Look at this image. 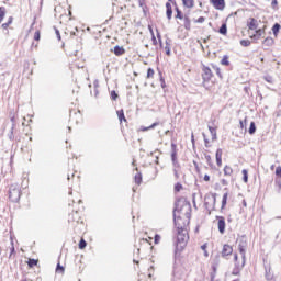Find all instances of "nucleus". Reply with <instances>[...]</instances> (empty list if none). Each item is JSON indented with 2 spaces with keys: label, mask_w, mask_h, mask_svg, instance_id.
Wrapping results in <instances>:
<instances>
[{
  "label": "nucleus",
  "mask_w": 281,
  "mask_h": 281,
  "mask_svg": "<svg viewBox=\"0 0 281 281\" xmlns=\"http://www.w3.org/2000/svg\"><path fill=\"white\" fill-rule=\"evenodd\" d=\"M241 175H243L244 183H248L249 182V173H248L247 169H243Z\"/></svg>",
  "instance_id": "obj_19"
},
{
  "label": "nucleus",
  "mask_w": 281,
  "mask_h": 281,
  "mask_svg": "<svg viewBox=\"0 0 281 281\" xmlns=\"http://www.w3.org/2000/svg\"><path fill=\"white\" fill-rule=\"evenodd\" d=\"M204 158L206 159V164H209V166L212 167V166H213V164H212V156H210V155L206 154V155L204 156Z\"/></svg>",
  "instance_id": "obj_44"
},
{
  "label": "nucleus",
  "mask_w": 281,
  "mask_h": 281,
  "mask_svg": "<svg viewBox=\"0 0 281 281\" xmlns=\"http://www.w3.org/2000/svg\"><path fill=\"white\" fill-rule=\"evenodd\" d=\"M221 65H224L225 67H229V56L224 55L221 60Z\"/></svg>",
  "instance_id": "obj_24"
},
{
  "label": "nucleus",
  "mask_w": 281,
  "mask_h": 281,
  "mask_svg": "<svg viewBox=\"0 0 281 281\" xmlns=\"http://www.w3.org/2000/svg\"><path fill=\"white\" fill-rule=\"evenodd\" d=\"M248 30H258V20L255 18H249L247 21Z\"/></svg>",
  "instance_id": "obj_9"
},
{
  "label": "nucleus",
  "mask_w": 281,
  "mask_h": 281,
  "mask_svg": "<svg viewBox=\"0 0 281 281\" xmlns=\"http://www.w3.org/2000/svg\"><path fill=\"white\" fill-rule=\"evenodd\" d=\"M265 278H266V280H268V281L273 280V273H271V268H270V267L266 268Z\"/></svg>",
  "instance_id": "obj_14"
},
{
  "label": "nucleus",
  "mask_w": 281,
  "mask_h": 281,
  "mask_svg": "<svg viewBox=\"0 0 281 281\" xmlns=\"http://www.w3.org/2000/svg\"><path fill=\"white\" fill-rule=\"evenodd\" d=\"M233 173H234V169H232V167L226 165L224 167V175H225V177H232Z\"/></svg>",
  "instance_id": "obj_16"
},
{
  "label": "nucleus",
  "mask_w": 281,
  "mask_h": 281,
  "mask_svg": "<svg viewBox=\"0 0 281 281\" xmlns=\"http://www.w3.org/2000/svg\"><path fill=\"white\" fill-rule=\"evenodd\" d=\"M134 181L136 186H142V172H138L134 176Z\"/></svg>",
  "instance_id": "obj_20"
},
{
  "label": "nucleus",
  "mask_w": 281,
  "mask_h": 281,
  "mask_svg": "<svg viewBox=\"0 0 281 281\" xmlns=\"http://www.w3.org/2000/svg\"><path fill=\"white\" fill-rule=\"evenodd\" d=\"M149 30H150V32H151L153 45H157V37H155V33H153V27L149 26Z\"/></svg>",
  "instance_id": "obj_42"
},
{
  "label": "nucleus",
  "mask_w": 281,
  "mask_h": 281,
  "mask_svg": "<svg viewBox=\"0 0 281 281\" xmlns=\"http://www.w3.org/2000/svg\"><path fill=\"white\" fill-rule=\"evenodd\" d=\"M181 190H183V184L181 183H176L175 184V192H181Z\"/></svg>",
  "instance_id": "obj_38"
},
{
  "label": "nucleus",
  "mask_w": 281,
  "mask_h": 281,
  "mask_svg": "<svg viewBox=\"0 0 281 281\" xmlns=\"http://www.w3.org/2000/svg\"><path fill=\"white\" fill-rule=\"evenodd\" d=\"M195 23H205V18L200 16V18L195 21Z\"/></svg>",
  "instance_id": "obj_59"
},
{
  "label": "nucleus",
  "mask_w": 281,
  "mask_h": 281,
  "mask_svg": "<svg viewBox=\"0 0 281 281\" xmlns=\"http://www.w3.org/2000/svg\"><path fill=\"white\" fill-rule=\"evenodd\" d=\"M240 271H243V269H239L238 267L237 268L234 267L232 274L233 276H239Z\"/></svg>",
  "instance_id": "obj_45"
},
{
  "label": "nucleus",
  "mask_w": 281,
  "mask_h": 281,
  "mask_svg": "<svg viewBox=\"0 0 281 281\" xmlns=\"http://www.w3.org/2000/svg\"><path fill=\"white\" fill-rule=\"evenodd\" d=\"M234 252V248L226 244L223 246V249H222V258H226V256H232V254Z\"/></svg>",
  "instance_id": "obj_7"
},
{
  "label": "nucleus",
  "mask_w": 281,
  "mask_h": 281,
  "mask_svg": "<svg viewBox=\"0 0 281 281\" xmlns=\"http://www.w3.org/2000/svg\"><path fill=\"white\" fill-rule=\"evenodd\" d=\"M85 247H87V241L85 239H81L79 241V249H85Z\"/></svg>",
  "instance_id": "obj_46"
},
{
  "label": "nucleus",
  "mask_w": 281,
  "mask_h": 281,
  "mask_svg": "<svg viewBox=\"0 0 281 281\" xmlns=\"http://www.w3.org/2000/svg\"><path fill=\"white\" fill-rule=\"evenodd\" d=\"M216 164L218 167L223 166V149L218 148L215 154Z\"/></svg>",
  "instance_id": "obj_11"
},
{
  "label": "nucleus",
  "mask_w": 281,
  "mask_h": 281,
  "mask_svg": "<svg viewBox=\"0 0 281 281\" xmlns=\"http://www.w3.org/2000/svg\"><path fill=\"white\" fill-rule=\"evenodd\" d=\"M155 76V70L153 68L147 69V78H153Z\"/></svg>",
  "instance_id": "obj_40"
},
{
  "label": "nucleus",
  "mask_w": 281,
  "mask_h": 281,
  "mask_svg": "<svg viewBox=\"0 0 281 281\" xmlns=\"http://www.w3.org/2000/svg\"><path fill=\"white\" fill-rule=\"evenodd\" d=\"M271 8L272 10H278V0H272Z\"/></svg>",
  "instance_id": "obj_51"
},
{
  "label": "nucleus",
  "mask_w": 281,
  "mask_h": 281,
  "mask_svg": "<svg viewBox=\"0 0 281 281\" xmlns=\"http://www.w3.org/2000/svg\"><path fill=\"white\" fill-rule=\"evenodd\" d=\"M280 30H281V25L280 23H274L273 26H272V33L274 36H278V34L280 33Z\"/></svg>",
  "instance_id": "obj_15"
},
{
  "label": "nucleus",
  "mask_w": 281,
  "mask_h": 281,
  "mask_svg": "<svg viewBox=\"0 0 281 281\" xmlns=\"http://www.w3.org/2000/svg\"><path fill=\"white\" fill-rule=\"evenodd\" d=\"M215 71H216V76H218V78H223V74H221V68L220 67H214Z\"/></svg>",
  "instance_id": "obj_52"
},
{
  "label": "nucleus",
  "mask_w": 281,
  "mask_h": 281,
  "mask_svg": "<svg viewBox=\"0 0 281 281\" xmlns=\"http://www.w3.org/2000/svg\"><path fill=\"white\" fill-rule=\"evenodd\" d=\"M204 181H210V176L209 175L204 176Z\"/></svg>",
  "instance_id": "obj_64"
},
{
  "label": "nucleus",
  "mask_w": 281,
  "mask_h": 281,
  "mask_svg": "<svg viewBox=\"0 0 281 281\" xmlns=\"http://www.w3.org/2000/svg\"><path fill=\"white\" fill-rule=\"evenodd\" d=\"M11 254H10V258H12V255L16 254V250L14 249V241H11Z\"/></svg>",
  "instance_id": "obj_54"
},
{
  "label": "nucleus",
  "mask_w": 281,
  "mask_h": 281,
  "mask_svg": "<svg viewBox=\"0 0 281 281\" xmlns=\"http://www.w3.org/2000/svg\"><path fill=\"white\" fill-rule=\"evenodd\" d=\"M239 43L241 47H249V45H251V41L249 40H241Z\"/></svg>",
  "instance_id": "obj_31"
},
{
  "label": "nucleus",
  "mask_w": 281,
  "mask_h": 281,
  "mask_svg": "<svg viewBox=\"0 0 281 281\" xmlns=\"http://www.w3.org/2000/svg\"><path fill=\"white\" fill-rule=\"evenodd\" d=\"M176 12H177L176 19L183 20V12H181V11L179 10V7H176Z\"/></svg>",
  "instance_id": "obj_34"
},
{
  "label": "nucleus",
  "mask_w": 281,
  "mask_h": 281,
  "mask_svg": "<svg viewBox=\"0 0 281 281\" xmlns=\"http://www.w3.org/2000/svg\"><path fill=\"white\" fill-rule=\"evenodd\" d=\"M217 218V227H218V232L220 234H225V217L223 216H216Z\"/></svg>",
  "instance_id": "obj_8"
},
{
  "label": "nucleus",
  "mask_w": 281,
  "mask_h": 281,
  "mask_svg": "<svg viewBox=\"0 0 281 281\" xmlns=\"http://www.w3.org/2000/svg\"><path fill=\"white\" fill-rule=\"evenodd\" d=\"M276 175L281 179V166L277 167Z\"/></svg>",
  "instance_id": "obj_55"
},
{
  "label": "nucleus",
  "mask_w": 281,
  "mask_h": 281,
  "mask_svg": "<svg viewBox=\"0 0 281 281\" xmlns=\"http://www.w3.org/2000/svg\"><path fill=\"white\" fill-rule=\"evenodd\" d=\"M14 128H16V124L13 123L9 134V139H14Z\"/></svg>",
  "instance_id": "obj_33"
},
{
  "label": "nucleus",
  "mask_w": 281,
  "mask_h": 281,
  "mask_svg": "<svg viewBox=\"0 0 281 281\" xmlns=\"http://www.w3.org/2000/svg\"><path fill=\"white\" fill-rule=\"evenodd\" d=\"M201 249H202V251H205V249H207V244L202 245Z\"/></svg>",
  "instance_id": "obj_63"
},
{
  "label": "nucleus",
  "mask_w": 281,
  "mask_h": 281,
  "mask_svg": "<svg viewBox=\"0 0 281 281\" xmlns=\"http://www.w3.org/2000/svg\"><path fill=\"white\" fill-rule=\"evenodd\" d=\"M29 267H36L38 265V260L36 259H30L27 262Z\"/></svg>",
  "instance_id": "obj_35"
},
{
  "label": "nucleus",
  "mask_w": 281,
  "mask_h": 281,
  "mask_svg": "<svg viewBox=\"0 0 281 281\" xmlns=\"http://www.w3.org/2000/svg\"><path fill=\"white\" fill-rule=\"evenodd\" d=\"M159 240H161V236L156 234L155 237H154L155 245H159Z\"/></svg>",
  "instance_id": "obj_48"
},
{
  "label": "nucleus",
  "mask_w": 281,
  "mask_h": 281,
  "mask_svg": "<svg viewBox=\"0 0 281 281\" xmlns=\"http://www.w3.org/2000/svg\"><path fill=\"white\" fill-rule=\"evenodd\" d=\"M5 19V7H0V23Z\"/></svg>",
  "instance_id": "obj_27"
},
{
  "label": "nucleus",
  "mask_w": 281,
  "mask_h": 281,
  "mask_svg": "<svg viewBox=\"0 0 281 281\" xmlns=\"http://www.w3.org/2000/svg\"><path fill=\"white\" fill-rule=\"evenodd\" d=\"M266 82H273V78L271 76L265 77Z\"/></svg>",
  "instance_id": "obj_60"
},
{
  "label": "nucleus",
  "mask_w": 281,
  "mask_h": 281,
  "mask_svg": "<svg viewBox=\"0 0 281 281\" xmlns=\"http://www.w3.org/2000/svg\"><path fill=\"white\" fill-rule=\"evenodd\" d=\"M202 135H203L205 147L210 148V139H207V136L205 135V133H203Z\"/></svg>",
  "instance_id": "obj_43"
},
{
  "label": "nucleus",
  "mask_w": 281,
  "mask_h": 281,
  "mask_svg": "<svg viewBox=\"0 0 281 281\" xmlns=\"http://www.w3.org/2000/svg\"><path fill=\"white\" fill-rule=\"evenodd\" d=\"M9 199L12 203H19L21 201V186L11 184L9 188Z\"/></svg>",
  "instance_id": "obj_3"
},
{
  "label": "nucleus",
  "mask_w": 281,
  "mask_h": 281,
  "mask_svg": "<svg viewBox=\"0 0 281 281\" xmlns=\"http://www.w3.org/2000/svg\"><path fill=\"white\" fill-rule=\"evenodd\" d=\"M116 114H117L120 122H126V116L124 115V110H119L116 112Z\"/></svg>",
  "instance_id": "obj_18"
},
{
  "label": "nucleus",
  "mask_w": 281,
  "mask_h": 281,
  "mask_svg": "<svg viewBox=\"0 0 281 281\" xmlns=\"http://www.w3.org/2000/svg\"><path fill=\"white\" fill-rule=\"evenodd\" d=\"M212 78H214V72H212V69L202 64L203 85H205V82H210V80H212Z\"/></svg>",
  "instance_id": "obj_4"
},
{
  "label": "nucleus",
  "mask_w": 281,
  "mask_h": 281,
  "mask_svg": "<svg viewBox=\"0 0 281 281\" xmlns=\"http://www.w3.org/2000/svg\"><path fill=\"white\" fill-rule=\"evenodd\" d=\"M125 53H126V50L124 49V47L119 46V45H116V46L114 47V54H115V56H124Z\"/></svg>",
  "instance_id": "obj_13"
},
{
  "label": "nucleus",
  "mask_w": 281,
  "mask_h": 281,
  "mask_svg": "<svg viewBox=\"0 0 281 281\" xmlns=\"http://www.w3.org/2000/svg\"><path fill=\"white\" fill-rule=\"evenodd\" d=\"M221 183H222V186H229V182H227V180H225V179H222Z\"/></svg>",
  "instance_id": "obj_61"
},
{
  "label": "nucleus",
  "mask_w": 281,
  "mask_h": 281,
  "mask_svg": "<svg viewBox=\"0 0 281 281\" xmlns=\"http://www.w3.org/2000/svg\"><path fill=\"white\" fill-rule=\"evenodd\" d=\"M176 218H180V225L186 223V229H188V225H190V218L192 216V204L186 198H179L175 203L173 209V223Z\"/></svg>",
  "instance_id": "obj_1"
},
{
  "label": "nucleus",
  "mask_w": 281,
  "mask_h": 281,
  "mask_svg": "<svg viewBox=\"0 0 281 281\" xmlns=\"http://www.w3.org/2000/svg\"><path fill=\"white\" fill-rule=\"evenodd\" d=\"M165 52L167 56H171L172 53L170 50V40H166Z\"/></svg>",
  "instance_id": "obj_22"
},
{
  "label": "nucleus",
  "mask_w": 281,
  "mask_h": 281,
  "mask_svg": "<svg viewBox=\"0 0 281 281\" xmlns=\"http://www.w3.org/2000/svg\"><path fill=\"white\" fill-rule=\"evenodd\" d=\"M119 95L117 92H115V90L111 91V100H117Z\"/></svg>",
  "instance_id": "obj_49"
},
{
  "label": "nucleus",
  "mask_w": 281,
  "mask_h": 281,
  "mask_svg": "<svg viewBox=\"0 0 281 281\" xmlns=\"http://www.w3.org/2000/svg\"><path fill=\"white\" fill-rule=\"evenodd\" d=\"M179 170H181V169H173V175H175V178L176 179H179Z\"/></svg>",
  "instance_id": "obj_58"
},
{
  "label": "nucleus",
  "mask_w": 281,
  "mask_h": 281,
  "mask_svg": "<svg viewBox=\"0 0 281 281\" xmlns=\"http://www.w3.org/2000/svg\"><path fill=\"white\" fill-rule=\"evenodd\" d=\"M239 124L241 128H245V126H247V119H245L244 121H240Z\"/></svg>",
  "instance_id": "obj_57"
},
{
  "label": "nucleus",
  "mask_w": 281,
  "mask_h": 281,
  "mask_svg": "<svg viewBox=\"0 0 281 281\" xmlns=\"http://www.w3.org/2000/svg\"><path fill=\"white\" fill-rule=\"evenodd\" d=\"M171 161L173 169L181 170V164H179V160L177 159V144H171Z\"/></svg>",
  "instance_id": "obj_5"
},
{
  "label": "nucleus",
  "mask_w": 281,
  "mask_h": 281,
  "mask_svg": "<svg viewBox=\"0 0 281 281\" xmlns=\"http://www.w3.org/2000/svg\"><path fill=\"white\" fill-rule=\"evenodd\" d=\"M160 76V86L162 89H166V79H164V76L161 75V72H159Z\"/></svg>",
  "instance_id": "obj_39"
},
{
  "label": "nucleus",
  "mask_w": 281,
  "mask_h": 281,
  "mask_svg": "<svg viewBox=\"0 0 281 281\" xmlns=\"http://www.w3.org/2000/svg\"><path fill=\"white\" fill-rule=\"evenodd\" d=\"M193 166H194L196 172H201V168H199V162L193 160Z\"/></svg>",
  "instance_id": "obj_56"
},
{
  "label": "nucleus",
  "mask_w": 281,
  "mask_h": 281,
  "mask_svg": "<svg viewBox=\"0 0 281 281\" xmlns=\"http://www.w3.org/2000/svg\"><path fill=\"white\" fill-rule=\"evenodd\" d=\"M249 135H254L256 133V123L251 122L249 130H248Z\"/></svg>",
  "instance_id": "obj_26"
},
{
  "label": "nucleus",
  "mask_w": 281,
  "mask_h": 281,
  "mask_svg": "<svg viewBox=\"0 0 281 281\" xmlns=\"http://www.w3.org/2000/svg\"><path fill=\"white\" fill-rule=\"evenodd\" d=\"M166 10H172V4H170V2L166 3Z\"/></svg>",
  "instance_id": "obj_62"
},
{
  "label": "nucleus",
  "mask_w": 281,
  "mask_h": 281,
  "mask_svg": "<svg viewBox=\"0 0 281 281\" xmlns=\"http://www.w3.org/2000/svg\"><path fill=\"white\" fill-rule=\"evenodd\" d=\"M166 14H167L168 21H170L172 19V9H167Z\"/></svg>",
  "instance_id": "obj_47"
},
{
  "label": "nucleus",
  "mask_w": 281,
  "mask_h": 281,
  "mask_svg": "<svg viewBox=\"0 0 281 281\" xmlns=\"http://www.w3.org/2000/svg\"><path fill=\"white\" fill-rule=\"evenodd\" d=\"M156 126H159V122H155V123H153L150 126H148V127H140V131H150V130H153V128H155Z\"/></svg>",
  "instance_id": "obj_28"
},
{
  "label": "nucleus",
  "mask_w": 281,
  "mask_h": 281,
  "mask_svg": "<svg viewBox=\"0 0 281 281\" xmlns=\"http://www.w3.org/2000/svg\"><path fill=\"white\" fill-rule=\"evenodd\" d=\"M10 25H12V16L9 18L8 22L2 24V29L8 30V27H10Z\"/></svg>",
  "instance_id": "obj_32"
},
{
  "label": "nucleus",
  "mask_w": 281,
  "mask_h": 281,
  "mask_svg": "<svg viewBox=\"0 0 281 281\" xmlns=\"http://www.w3.org/2000/svg\"><path fill=\"white\" fill-rule=\"evenodd\" d=\"M186 8H194V0H182Z\"/></svg>",
  "instance_id": "obj_23"
},
{
  "label": "nucleus",
  "mask_w": 281,
  "mask_h": 281,
  "mask_svg": "<svg viewBox=\"0 0 281 281\" xmlns=\"http://www.w3.org/2000/svg\"><path fill=\"white\" fill-rule=\"evenodd\" d=\"M227 196H228V194L224 193L223 199H222V210H223V207H225V205H227Z\"/></svg>",
  "instance_id": "obj_36"
},
{
  "label": "nucleus",
  "mask_w": 281,
  "mask_h": 281,
  "mask_svg": "<svg viewBox=\"0 0 281 281\" xmlns=\"http://www.w3.org/2000/svg\"><path fill=\"white\" fill-rule=\"evenodd\" d=\"M56 272L57 273H65V267L60 266V263H57Z\"/></svg>",
  "instance_id": "obj_37"
},
{
  "label": "nucleus",
  "mask_w": 281,
  "mask_h": 281,
  "mask_svg": "<svg viewBox=\"0 0 281 281\" xmlns=\"http://www.w3.org/2000/svg\"><path fill=\"white\" fill-rule=\"evenodd\" d=\"M175 216V226L178 229L177 233V243L176 249H183L186 245H188V240H190V236H188V228H186V223L181 224V217Z\"/></svg>",
  "instance_id": "obj_2"
},
{
  "label": "nucleus",
  "mask_w": 281,
  "mask_h": 281,
  "mask_svg": "<svg viewBox=\"0 0 281 281\" xmlns=\"http://www.w3.org/2000/svg\"><path fill=\"white\" fill-rule=\"evenodd\" d=\"M34 41H41V31L34 33Z\"/></svg>",
  "instance_id": "obj_50"
},
{
  "label": "nucleus",
  "mask_w": 281,
  "mask_h": 281,
  "mask_svg": "<svg viewBox=\"0 0 281 281\" xmlns=\"http://www.w3.org/2000/svg\"><path fill=\"white\" fill-rule=\"evenodd\" d=\"M274 41L272 37H267L265 41H263V45H267V47H271V45H273Z\"/></svg>",
  "instance_id": "obj_25"
},
{
  "label": "nucleus",
  "mask_w": 281,
  "mask_h": 281,
  "mask_svg": "<svg viewBox=\"0 0 281 281\" xmlns=\"http://www.w3.org/2000/svg\"><path fill=\"white\" fill-rule=\"evenodd\" d=\"M262 34H265V29H257L256 34L250 36V38H252L254 41H260V38H262Z\"/></svg>",
  "instance_id": "obj_12"
},
{
  "label": "nucleus",
  "mask_w": 281,
  "mask_h": 281,
  "mask_svg": "<svg viewBox=\"0 0 281 281\" xmlns=\"http://www.w3.org/2000/svg\"><path fill=\"white\" fill-rule=\"evenodd\" d=\"M215 10H225V0H212Z\"/></svg>",
  "instance_id": "obj_10"
},
{
  "label": "nucleus",
  "mask_w": 281,
  "mask_h": 281,
  "mask_svg": "<svg viewBox=\"0 0 281 281\" xmlns=\"http://www.w3.org/2000/svg\"><path fill=\"white\" fill-rule=\"evenodd\" d=\"M209 131L211 133L212 136V142L216 140V127L209 125Z\"/></svg>",
  "instance_id": "obj_17"
},
{
  "label": "nucleus",
  "mask_w": 281,
  "mask_h": 281,
  "mask_svg": "<svg viewBox=\"0 0 281 281\" xmlns=\"http://www.w3.org/2000/svg\"><path fill=\"white\" fill-rule=\"evenodd\" d=\"M237 267H238L239 269H243V268L245 267V259H243L241 265L238 263V262H235V268L237 269Z\"/></svg>",
  "instance_id": "obj_53"
},
{
  "label": "nucleus",
  "mask_w": 281,
  "mask_h": 281,
  "mask_svg": "<svg viewBox=\"0 0 281 281\" xmlns=\"http://www.w3.org/2000/svg\"><path fill=\"white\" fill-rule=\"evenodd\" d=\"M238 250H239V254H240L243 260H245V258H246L245 254L247 252V239L239 240Z\"/></svg>",
  "instance_id": "obj_6"
},
{
  "label": "nucleus",
  "mask_w": 281,
  "mask_h": 281,
  "mask_svg": "<svg viewBox=\"0 0 281 281\" xmlns=\"http://www.w3.org/2000/svg\"><path fill=\"white\" fill-rule=\"evenodd\" d=\"M205 201H212L214 207L216 205V193H213L211 198H205Z\"/></svg>",
  "instance_id": "obj_30"
},
{
  "label": "nucleus",
  "mask_w": 281,
  "mask_h": 281,
  "mask_svg": "<svg viewBox=\"0 0 281 281\" xmlns=\"http://www.w3.org/2000/svg\"><path fill=\"white\" fill-rule=\"evenodd\" d=\"M191 22L189 16H184V30H190Z\"/></svg>",
  "instance_id": "obj_29"
},
{
  "label": "nucleus",
  "mask_w": 281,
  "mask_h": 281,
  "mask_svg": "<svg viewBox=\"0 0 281 281\" xmlns=\"http://www.w3.org/2000/svg\"><path fill=\"white\" fill-rule=\"evenodd\" d=\"M138 5L139 8H142L143 12H146V3L144 2V0H138Z\"/></svg>",
  "instance_id": "obj_41"
},
{
  "label": "nucleus",
  "mask_w": 281,
  "mask_h": 281,
  "mask_svg": "<svg viewBox=\"0 0 281 281\" xmlns=\"http://www.w3.org/2000/svg\"><path fill=\"white\" fill-rule=\"evenodd\" d=\"M220 34H223V36L227 35V24L223 23L218 30Z\"/></svg>",
  "instance_id": "obj_21"
}]
</instances>
